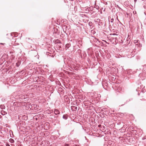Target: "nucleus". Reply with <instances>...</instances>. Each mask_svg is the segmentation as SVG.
I'll list each match as a JSON object with an SVG mask.
<instances>
[{
	"mask_svg": "<svg viewBox=\"0 0 146 146\" xmlns=\"http://www.w3.org/2000/svg\"><path fill=\"white\" fill-rule=\"evenodd\" d=\"M100 126V125H98V126Z\"/></svg>",
	"mask_w": 146,
	"mask_h": 146,
	"instance_id": "13",
	"label": "nucleus"
},
{
	"mask_svg": "<svg viewBox=\"0 0 146 146\" xmlns=\"http://www.w3.org/2000/svg\"><path fill=\"white\" fill-rule=\"evenodd\" d=\"M137 40H134V42L135 43H137Z\"/></svg>",
	"mask_w": 146,
	"mask_h": 146,
	"instance_id": "5",
	"label": "nucleus"
},
{
	"mask_svg": "<svg viewBox=\"0 0 146 146\" xmlns=\"http://www.w3.org/2000/svg\"><path fill=\"white\" fill-rule=\"evenodd\" d=\"M112 35H115V34H113Z\"/></svg>",
	"mask_w": 146,
	"mask_h": 146,
	"instance_id": "12",
	"label": "nucleus"
},
{
	"mask_svg": "<svg viewBox=\"0 0 146 146\" xmlns=\"http://www.w3.org/2000/svg\"><path fill=\"white\" fill-rule=\"evenodd\" d=\"M1 44H2V45H3V44H4L3 43H0V45Z\"/></svg>",
	"mask_w": 146,
	"mask_h": 146,
	"instance_id": "9",
	"label": "nucleus"
},
{
	"mask_svg": "<svg viewBox=\"0 0 146 146\" xmlns=\"http://www.w3.org/2000/svg\"><path fill=\"white\" fill-rule=\"evenodd\" d=\"M10 142L11 143H13L14 142V140L12 139H10L9 140Z\"/></svg>",
	"mask_w": 146,
	"mask_h": 146,
	"instance_id": "4",
	"label": "nucleus"
},
{
	"mask_svg": "<svg viewBox=\"0 0 146 146\" xmlns=\"http://www.w3.org/2000/svg\"><path fill=\"white\" fill-rule=\"evenodd\" d=\"M71 108L73 110H76L77 109V107L75 106H72Z\"/></svg>",
	"mask_w": 146,
	"mask_h": 146,
	"instance_id": "2",
	"label": "nucleus"
},
{
	"mask_svg": "<svg viewBox=\"0 0 146 146\" xmlns=\"http://www.w3.org/2000/svg\"><path fill=\"white\" fill-rule=\"evenodd\" d=\"M69 146V145L68 144H66L65 145V146Z\"/></svg>",
	"mask_w": 146,
	"mask_h": 146,
	"instance_id": "7",
	"label": "nucleus"
},
{
	"mask_svg": "<svg viewBox=\"0 0 146 146\" xmlns=\"http://www.w3.org/2000/svg\"><path fill=\"white\" fill-rule=\"evenodd\" d=\"M48 124H49V123H45L44 125V127H45L46 125H47Z\"/></svg>",
	"mask_w": 146,
	"mask_h": 146,
	"instance_id": "6",
	"label": "nucleus"
},
{
	"mask_svg": "<svg viewBox=\"0 0 146 146\" xmlns=\"http://www.w3.org/2000/svg\"><path fill=\"white\" fill-rule=\"evenodd\" d=\"M54 113L56 115L60 113V111L58 110H55L54 111Z\"/></svg>",
	"mask_w": 146,
	"mask_h": 146,
	"instance_id": "1",
	"label": "nucleus"
},
{
	"mask_svg": "<svg viewBox=\"0 0 146 146\" xmlns=\"http://www.w3.org/2000/svg\"><path fill=\"white\" fill-rule=\"evenodd\" d=\"M113 19H111V21H112H112H113Z\"/></svg>",
	"mask_w": 146,
	"mask_h": 146,
	"instance_id": "11",
	"label": "nucleus"
},
{
	"mask_svg": "<svg viewBox=\"0 0 146 146\" xmlns=\"http://www.w3.org/2000/svg\"><path fill=\"white\" fill-rule=\"evenodd\" d=\"M3 112H4V111H1V113L2 114V115H3ZM5 114H3V115H4Z\"/></svg>",
	"mask_w": 146,
	"mask_h": 146,
	"instance_id": "8",
	"label": "nucleus"
},
{
	"mask_svg": "<svg viewBox=\"0 0 146 146\" xmlns=\"http://www.w3.org/2000/svg\"><path fill=\"white\" fill-rule=\"evenodd\" d=\"M63 119H67L68 118L67 115H64L63 116Z\"/></svg>",
	"mask_w": 146,
	"mask_h": 146,
	"instance_id": "3",
	"label": "nucleus"
},
{
	"mask_svg": "<svg viewBox=\"0 0 146 146\" xmlns=\"http://www.w3.org/2000/svg\"><path fill=\"white\" fill-rule=\"evenodd\" d=\"M2 117V116L0 115V118H1Z\"/></svg>",
	"mask_w": 146,
	"mask_h": 146,
	"instance_id": "10",
	"label": "nucleus"
}]
</instances>
